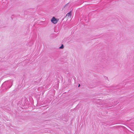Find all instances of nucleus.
I'll return each mask as SVG.
<instances>
[{"mask_svg":"<svg viewBox=\"0 0 134 134\" xmlns=\"http://www.w3.org/2000/svg\"><path fill=\"white\" fill-rule=\"evenodd\" d=\"M71 14L72 13L71 11L70 12L66 14V17L67 19H69L70 18H71Z\"/></svg>","mask_w":134,"mask_h":134,"instance_id":"nucleus-2","label":"nucleus"},{"mask_svg":"<svg viewBox=\"0 0 134 134\" xmlns=\"http://www.w3.org/2000/svg\"><path fill=\"white\" fill-rule=\"evenodd\" d=\"M80 86V84H79L78 87H79Z\"/></svg>","mask_w":134,"mask_h":134,"instance_id":"nucleus-4","label":"nucleus"},{"mask_svg":"<svg viewBox=\"0 0 134 134\" xmlns=\"http://www.w3.org/2000/svg\"><path fill=\"white\" fill-rule=\"evenodd\" d=\"M59 20V19H56L55 17H53L51 19V21L54 24H56Z\"/></svg>","mask_w":134,"mask_h":134,"instance_id":"nucleus-1","label":"nucleus"},{"mask_svg":"<svg viewBox=\"0 0 134 134\" xmlns=\"http://www.w3.org/2000/svg\"><path fill=\"white\" fill-rule=\"evenodd\" d=\"M63 48V44H62L61 46L59 48L60 49H62Z\"/></svg>","mask_w":134,"mask_h":134,"instance_id":"nucleus-3","label":"nucleus"}]
</instances>
